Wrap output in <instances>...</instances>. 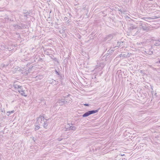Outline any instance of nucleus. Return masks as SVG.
<instances>
[{
  "label": "nucleus",
  "mask_w": 160,
  "mask_h": 160,
  "mask_svg": "<svg viewBox=\"0 0 160 160\" xmlns=\"http://www.w3.org/2000/svg\"><path fill=\"white\" fill-rule=\"evenodd\" d=\"M37 122L39 125L42 126L44 128H46L48 124L47 120L42 116H40L38 118Z\"/></svg>",
  "instance_id": "obj_1"
},
{
  "label": "nucleus",
  "mask_w": 160,
  "mask_h": 160,
  "mask_svg": "<svg viewBox=\"0 0 160 160\" xmlns=\"http://www.w3.org/2000/svg\"><path fill=\"white\" fill-rule=\"evenodd\" d=\"M39 128H40V126H39L37 125V126H35V130H37L38 129H39Z\"/></svg>",
  "instance_id": "obj_10"
},
{
  "label": "nucleus",
  "mask_w": 160,
  "mask_h": 160,
  "mask_svg": "<svg viewBox=\"0 0 160 160\" xmlns=\"http://www.w3.org/2000/svg\"><path fill=\"white\" fill-rule=\"evenodd\" d=\"M124 155H125L124 154H121V156H124Z\"/></svg>",
  "instance_id": "obj_15"
},
{
  "label": "nucleus",
  "mask_w": 160,
  "mask_h": 160,
  "mask_svg": "<svg viewBox=\"0 0 160 160\" xmlns=\"http://www.w3.org/2000/svg\"><path fill=\"white\" fill-rule=\"evenodd\" d=\"M20 86L17 84H14L13 86V87L14 88L15 90H18V89H20Z\"/></svg>",
  "instance_id": "obj_5"
},
{
  "label": "nucleus",
  "mask_w": 160,
  "mask_h": 160,
  "mask_svg": "<svg viewBox=\"0 0 160 160\" xmlns=\"http://www.w3.org/2000/svg\"><path fill=\"white\" fill-rule=\"evenodd\" d=\"M10 112H7V114L8 116H9L10 115Z\"/></svg>",
  "instance_id": "obj_13"
},
{
  "label": "nucleus",
  "mask_w": 160,
  "mask_h": 160,
  "mask_svg": "<svg viewBox=\"0 0 160 160\" xmlns=\"http://www.w3.org/2000/svg\"><path fill=\"white\" fill-rule=\"evenodd\" d=\"M6 49H7V46L5 45L3 43L1 45V49L2 50H5Z\"/></svg>",
  "instance_id": "obj_4"
},
{
  "label": "nucleus",
  "mask_w": 160,
  "mask_h": 160,
  "mask_svg": "<svg viewBox=\"0 0 160 160\" xmlns=\"http://www.w3.org/2000/svg\"><path fill=\"white\" fill-rule=\"evenodd\" d=\"M67 102V101H65L64 99H61L59 100L57 103V105H58V104H59L60 105H62L64 104H65L66 102Z\"/></svg>",
  "instance_id": "obj_3"
},
{
  "label": "nucleus",
  "mask_w": 160,
  "mask_h": 160,
  "mask_svg": "<svg viewBox=\"0 0 160 160\" xmlns=\"http://www.w3.org/2000/svg\"><path fill=\"white\" fill-rule=\"evenodd\" d=\"M84 105H86V106H88V104H85Z\"/></svg>",
  "instance_id": "obj_17"
},
{
  "label": "nucleus",
  "mask_w": 160,
  "mask_h": 160,
  "mask_svg": "<svg viewBox=\"0 0 160 160\" xmlns=\"http://www.w3.org/2000/svg\"><path fill=\"white\" fill-rule=\"evenodd\" d=\"M154 45L156 46L160 45V41H156L154 43Z\"/></svg>",
  "instance_id": "obj_8"
},
{
  "label": "nucleus",
  "mask_w": 160,
  "mask_h": 160,
  "mask_svg": "<svg viewBox=\"0 0 160 160\" xmlns=\"http://www.w3.org/2000/svg\"><path fill=\"white\" fill-rule=\"evenodd\" d=\"M98 112V110L89 111L83 114L82 115V117H87L91 114L96 113Z\"/></svg>",
  "instance_id": "obj_2"
},
{
  "label": "nucleus",
  "mask_w": 160,
  "mask_h": 160,
  "mask_svg": "<svg viewBox=\"0 0 160 160\" xmlns=\"http://www.w3.org/2000/svg\"><path fill=\"white\" fill-rule=\"evenodd\" d=\"M136 28L135 27V29H136Z\"/></svg>",
  "instance_id": "obj_18"
},
{
  "label": "nucleus",
  "mask_w": 160,
  "mask_h": 160,
  "mask_svg": "<svg viewBox=\"0 0 160 160\" xmlns=\"http://www.w3.org/2000/svg\"><path fill=\"white\" fill-rule=\"evenodd\" d=\"M128 53L127 54H123V53H122L121 54H120V57H124V58H126V57H128Z\"/></svg>",
  "instance_id": "obj_7"
},
{
  "label": "nucleus",
  "mask_w": 160,
  "mask_h": 160,
  "mask_svg": "<svg viewBox=\"0 0 160 160\" xmlns=\"http://www.w3.org/2000/svg\"><path fill=\"white\" fill-rule=\"evenodd\" d=\"M141 29H142L143 30L147 31L148 29L147 28L143 26L142 27Z\"/></svg>",
  "instance_id": "obj_11"
},
{
  "label": "nucleus",
  "mask_w": 160,
  "mask_h": 160,
  "mask_svg": "<svg viewBox=\"0 0 160 160\" xmlns=\"http://www.w3.org/2000/svg\"><path fill=\"white\" fill-rule=\"evenodd\" d=\"M22 89L21 88V87L20 86V89H18L17 91H18L19 92V91H21Z\"/></svg>",
  "instance_id": "obj_12"
},
{
  "label": "nucleus",
  "mask_w": 160,
  "mask_h": 160,
  "mask_svg": "<svg viewBox=\"0 0 160 160\" xmlns=\"http://www.w3.org/2000/svg\"><path fill=\"white\" fill-rule=\"evenodd\" d=\"M76 128L74 126H71L70 128V130H72L74 131H75L76 130Z\"/></svg>",
  "instance_id": "obj_9"
},
{
  "label": "nucleus",
  "mask_w": 160,
  "mask_h": 160,
  "mask_svg": "<svg viewBox=\"0 0 160 160\" xmlns=\"http://www.w3.org/2000/svg\"><path fill=\"white\" fill-rule=\"evenodd\" d=\"M10 112V113H12L14 112V111H9Z\"/></svg>",
  "instance_id": "obj_14"
},
{
  "label": "nucleus",
  "mask_w": 160,
  "mask_h": 160,
  "mask_svg": "<svg viewBox=\"0 0 160 160\" xmlns=\"http://www.w3.org/2000/svg\"><path fill=\"white\" fill-rule=\"evenodd\" d=\"M32 139H33V140L34 141H35V140H34V137H33V138H32Z\"/></svg>",
  "instance_id": "obj_16"
},
{
  "label": "nucleus",
  "mask_w": 160,
  "mask_h": 160,
  "mask_svg": "<svg viewBox=\"0 0 160 160\" xmlns=\"http://www.w3.org/2000/svg\"><path fill=\"white\" fill-rule=\"evenodd\" d=\"M19 93H20L22 96H24L25 97L27 96V95L25 94L24 90H23L22 89V90L21 91H19Z\"/></svg>",
  "instance_id": "obj_6"
},
{
  "label": "nucleus",
  "mask_w": 160,
  "mask_h": 160,
  "mask_svg": "<svg viewBox=\"0 0 160 160\" xmlns=\"http://www.w3.org/2000/svg\"><path fill=\"white\" fill-rule=\"evenodd\" d=\"M159 62H160V60L159 61Z\"/></svg>",
  "instance_id": "obj_19"
}]
</instances>
